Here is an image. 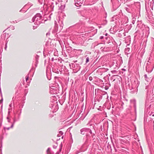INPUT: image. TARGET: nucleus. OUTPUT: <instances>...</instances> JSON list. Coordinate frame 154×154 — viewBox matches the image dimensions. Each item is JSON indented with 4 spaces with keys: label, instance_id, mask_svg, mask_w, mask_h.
<instances>
[{
    "label": "nucleus",
    "instance_id": "nucleus-8",
    "mask_svg": "<svg viewBox=\"0 0 154 154\" xmlns=\"http://www.w3.org/2000/svg\"><path fill=\"white\" fill-rule=\"evenodd\" d=\"M79 6H81V5H79Z\"/></svg>",
    "mask_w": 154,
    "mask_h": 154
},
{
    "label": "nucleus",
    "instance_id": "nucleus-2",
    "mask_svg": "<svg viewBox=\"0 0 154 154\" xmlns=\"http://www.w3.org/2000/svg\"><path fill=\"white\" fill-rule=\"evenodd\" d=\"M89 61V59L88 57L86 59V62L88 63Z\"/></svg>",
    "mask_w": 154,
    "mask_h": 154
},
{
    "label": "nucleus",
    "instance_id": "nucleus-1",
    "mask_svg": "<svg viewBox=\"0 0 154 154\" xmlns=\"http://www.w3.org/2000/svg\"><path fill=\"white\" fill-rule=\"evenodd\" d=\"M47 154H53L51 151V150L50 148L48 149L47 151Z\"/></svg>",
    "mask_w": 154,
    "mask_h": 154
},
{
    "label": "nucleus",
    "instance_id": "nucleus-6",
    "mask_svg": "<svg viewBox=\"0 0 154 154\" xmlns=\"http://www.w3.org/2000/svg\"><path fill=\"white\" fill-rule=\"evenodd\" d=\"M89 79L90 80H91V79L90 77L89 78Z\"/></svg>",
    "mask_w": 154,
    "mask_h": 154
},
{
    "label": "nucleus",
    "instance_id": "nucleus-10",
    "mask_svg": "<svg viewBox=\"0 0 154 154\" xmlns=\"http://www.w3.org/2000/svg\"><path fill=\"white\" fill-rule=\"evenodd\" d=\"M27 79H28V78H27V79H26V80H27Z\"/></svg>",
    "mask_w": 154,
    "mask_h": 154
},
{
    "label": "nucleus",
    "instance_id": "nucleus-7",
    "mask_svg": "<svg viewBox=\"0 0 154 154\" xmlns=\"http://www.w3.org/2000/svg\"><path fill=\"white\" fill-rule=\"evenodd\" d=\"M152 116H154V114L153 115H152Z\"/></svg>",
    "mask_w": 154,
    "mask_h": 154
},
{
    "label": "nucleus",
    "instance_id": "nucleus-4",
    "mask_svg": "<svg viewBox=\"0 0 154 154\" xmlns=\"http://www.w3.org/2000/svg\"><path fill=\"white\" fill-rule=\"evenodd\" d=\"M3 100V99H2L1 100H0V103H1L2 102Z\"/></svg>",
    "mask_w": 154,
    "mask_h": 154
},
{
    "label": "nucleus",
    "instance_id": "nucleus-5",
    "mask_svg": "<svg viewBox=\"0 0 154 154\" xmlns=\"http://www.w3.org/2000/svg\"><path fill=\"white\" fill-rule=\"evenodd\" d=\"M89 79L90 80H91V79L90 77L89 78Z\"/></svg>",
    "mask_w": 154,
    "mask_h": 154
},
{
    "label": "nucleus",
    "instance_id": "nucleus-9",
    "mask_svg": "<svg viewBox=\"0 0 154 154\" xmlns=\"http://www.w3.org/2000/svg\"><path fill=\"white\" fill-rule=\"evenodd\" d=\"M27 79H28V78H27V79H26V80H27Z\"/></svg>",
    "mask_w": 154,
    "mask_h": 154
},
{
    "label": "nucleus",
    "instance_id": "nucleus-11",
    "mask_svg": "<svg viewBox=\"0 0 154 154\" xmlns=\"http://www.w3.org/2000/svg\"><path fill=\"white\" fill-rule=\"evenodd\" d=\"M27 79H28V78H27V79H26V80H27Z\"/></svg>",
    "mask_w": 154,
    "mask_h": 154
},
{
    "label": "nucleus",
    "instance_id": "nucleus-3",
    "mask_svg": "<svg viewBox=\"0 0 154 154\" xmlns=\"http://www.w3.org/2000/svg\"><path fill=\"white\" fill-rule=\"evenodd\" d=\"M75 5L76 6H77V7H78L79 6L78 5H79V4L77 2V3H75Z\"/></svg>",
    "mask_w": 154,
    "mask_h": 154
}]
</instances>
